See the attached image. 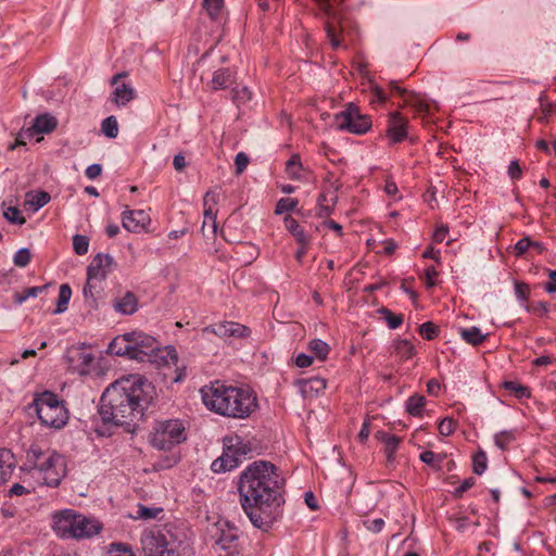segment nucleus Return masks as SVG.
Masks as SVG:
<instances>
[{
    "label": "nucleus",
    "mask_w": 556,
    "mask_h": 556,
    "mask_svg": "<svg viewBox=\"0 0 556 556\" xmlns=\"http://www.w3.org/2000/svg\"><path fill=\"white\" fill-rule=\"evenodd\" d=\"M334 124L338 129L351 134L363 135L371 128V119L359 112L354 103H349L344 111L334 115Z\"/></svg>",
    "instance_id": "1a4fd4ad"
},
{
    "label": "nucleus",
    "mask_w": 556,
    "mask_h": 556,
    "mask_svg": "<svg viewBox=\"0 0 556 556\" xmlns=\"http://www.w3.org/2000/svg\"><path fill=\"white\" fill-rule=\"evenodd\" d=\"M336 198L331 199V204L327 203V197L326 194H320L318 198V210H317V216L319 218H327L329 217L333 212Z\"/></svg>",
    "instance_id": "f704fd0d"
},
{
    "label": "nucleus",
    "mask_w": 556,
    "mask_h": 556,
    "mask_svg": "<svg viewBox=\"0 0 556 556\" xmlns=\"http://www.w3.org/2000/svg\"><path fill=\"white\" fill-rule=\"evenodd\" d=\"M303 165L299 154H293L286 163V172L291 179H300Z\"/></svg>",
    "instance_id": "2f4dec72"
},
{
    "label": "nucleus",
    "mask_w": 556,
    "mask_h": 556,
    "mask_svg": "<svg viewBox=\"0 0 556 556\" xmlns=\"http://www.w3.org/2000/svg\"><path fill=\"white\" fill-rule=\"evenodd\" d=\"M185 440V427L178 419L159 421L150 434L152 446L161 451H168Z\"/></svg>",
    "instance_id": "6e6552de"
},
{
    "label": "nucleus",
    "mask_w": 556,
    "mask_h": 556,
    "mask_svg": "<svg viewBox=\"0 0 556 556\" xmlns=\"http://www.w3.org/2000/svg\"><path fill=\"white\" fill-rule=\"evenodd\" d=\"M407 123V119L399 112H392L389 114L386 135L391 143H399L406 139Z\"/></svg>",
    "instance_id": "2eb2a0df"
},
{
    "label": "nucleus",
    "mask_w": 556,
    "mask_h": 556,
    "mask_svg": "<svg viewBox=\"0 0 556 556\" xmlns=\"http://www.w3.org/2000/svg\"><path fill=\"white\" fill-rule=\"evenodd\" d=\"M457 421L453 418H443L438 426L440 434L448 437L456 430Z\"/></svg>",
    "instance_id": "a18cd8bd"
},
{
    "label": "nucleus",
    "mask_w": 556,
    "mask_h": 556,
    "mask_svg": "<svg viewBox=\"0 0 556 556\" xmlns=\"http://www.w3.org/2000/svg\"><path fill=\"white\" fill-rule=\"evenodd\" d=\"M24 130L25 129H22L17 134V137H16L15 141L12 144L9 146V150L12 151V150H14L17 147L25 146L26 144V140L31 138V137H28L26 134L24 135Z\"/></svg>",
    "instance_id": "0e129e2a"
},
{
    "label": "nucleus",
    "mask_w": 556,
    "mask_h": 556,
    "mask_svg": "<svg viewBox=\"0 0 556 556\" xmlns=\"http://www.w3.org/2000/svg\"><path fill=\"white\" fill-rule=\"evenodd\" d=\"M151 218L143 210H126L122 216L123 227L130 232L146 231Z\"/></svg>",
    "instance_id": "4468645a"
},
{
    "label": "nucleus",
    "mask_w": 556,
    "mask_h": 556,
    "mask_svg": "<svg viewBox=\"0 0 556 556\" xmlns=\"http://www.w3.org/2000/svg\"><path fill=\"white\" fill-rule=\"evenodd\" d=\"M438 276V271L433 266L428 267L425 270L426 283L428 288H432L435 285L434 277Z\"/></svg>",
    "instance_id": "680f3d73"
},
{
    "label": "nucleus",
    "mask_w": 556,
    "mask_h": 556,
    "mask_svg": "<svg viewBox=\"0 0 556 556\" xmlns=\"http://www.w3.org/2000/svg\"><path fill=\"white\" fill-rule=\"evenodd\" d=\"M162 511H163L162 508H150V507H146L140 504V505H138L137 518L144 519V520L154 519Z\"/></svg>",
    "instance_id": "de8ad7c7"
},
{
    "label": "nucleus",
    "mask_w": 556,
    "mask_h": 556,
    "mask_svg": "<svg viewBox=\"0 0 556 556\" xmlns=\"http://www.w3.org/2000/svg\"><path fill=\"white\" fill-rule=\"evenodd\" d=\"M22 470L29 473L38 485L54 488L65 477L66 465L60 454L33 444L26 452V462Z\"/></svg>",
    "instance_id": "20e7f679"
},
{
    "label": "nucleus",
    "mask_w": 556,
    "mask_h": 556,
    "mask_svg": "<svg viewBox=\"0 0 556 556\" xmlns=\"http://www.w3.org/2000/svg\"><path fill=\"white\" fill-rule=\"evenodd\" d=\"M58 126V119L46 113L38 115L30 127L24 130L28 137H34L36 134H50L54 131Z\"/></svg>",
    "instance_id": "f3484780"
},
{
    "label": "nucleus",
    "mask_w": 556,
    "mask_h": 556,
    "mask_svg": "<svg viewBox=\"0 0 556 556\" xmlns=\"http://www.w3.org/2000/svg\"><path fill=\"white\" fill-rule=\"evenodd\" d=\"M364 525L368 531L378 533L383 529L384 520L381 518L374 519V520H366V521H364Z\"/></svg>",
    "instance_id": "4d7b16f0"
},
{
    "label": "nucleus",
    "mask_w": 556,
    "mask_h": 556,
    "mask_svg": "<svg viewBox=\"0 0 556 556\" xmlns=\"http://www.w3.org/2000/svg\"><path fill=\"white\" fill-rule=\"evenodd\" d=\"M111 547V553H115L113 556H135L128 547L122 546L121 544H112Z\"/></svg>",
    "instance_id": "052dcab7"
},
{
    "label": "nucleus",
    "mask_w": 556,
    "mask_h": 556,
    "mask_svg": "<svg viewBox=\"0 0 556 556\" xmlns=\"http://www.w3.org/2000/svg\"><path fill=\"white\" fill-rule=\"evenodd\" d=\"M30 260L31 253L29 249L23 248L15 253L13 262L18 267H25L29 264Z\"/></svg>",
    "instance_id": "49530a36"
},
{
    "label": "nucleus",
    "mask_w": 556,
    "mask_h": 556,
    "mask_svg": "<svg viewBox=\"0 0 556 556\" xmlns=\"http://www.w3.org/2000/svg\"><path fill=\"white\" fill-rule=\"evenodd\" d=\"M15 468L14 454L8 448H0V478L7 482Z\"/></svg>",
    "instance_id": "412c9836"
},
{
    "label": "nucleus",
    "mask_w": 556,
    "mask_h": 556,
    "mask_svg": "<svg viewBox=\"0 0 556 556\" xmlns=\"http://www.w3.org/2000/svg\"><path fill=\"white\" fill-rule=\"evenodd\" d=\"M102 529L101 523L75 511L62 509L52 515V530L62 539H85L96 535Z\"/></svg>",
    "instance_id": "39448f33"
},
{
    "label": "nucleus",
    "mask_w": 556,
    "mask_h": 556,
    "mask_svg": "<svg viewBox=\"0 0 556 556\" xmlns=\"http://www.w3.org/2000/svg\"><path fill=\"white\" fill-rule=\"evenodd\" d=\"M47 287L46 286H42V287H31V288H28L26 290H24L23 292H15L14 295H13V300L16 304H22L23 302H25L28 298H35L37 296L39 293H41Z\"/></svg>",
    "instance_id": "c9c22d12"
},
{
    "label": "nucleus",
    "mask_w": 556,
    "mask_h": 556,
    "mask_svg": "<svg viewBox=\"0 0 556 556\" xmlns=\"http://www.w3.org/2000/svg\"><path fill=\"white\" fill-rule=\"evenodd\" d=\"M203 331L214 333L220 338H247L251 333L247 326L235 321H222L204 328Z\"/></svg>",
    "instance_id": "ddd939ff"
},
{
    "label": "nucleus",
    "mask_w": 556,
    "mask_h": 556,
    "mask_svg": "<svg viewBox=\"0 0 556 556\" xmlns=\"http://www.w3.org/2000/svg\"><path fill=\"white\" fill-rule=\"evenodd\" d=\"M94 286L92 285V281H89V278L87 277V282L84 287V296L86 302L89 303L90 306H96V296L93 293Z\"/></svg>",
    "instance_id": "5fc2aeb1"
},
{
    "label": "nucleus",
    "mask_w": 556,
    "mask_h": 556,
    "mask_svg": "<svg viewBox=\"0 0 556 556\" xmlns=\"http://www.w3.org/2000/svg\"><path fill=\"white\" fill-rule=\"evenodd\" d=\"M475 479L473 478H467L465 479L460 485L455 490L454 495L456 497H460L467 490L472 488L475 485Z\"/></svg>",
    "instance_id": "13d9d810"
},
{
    "label": "nucleus",
    "mask_w": 556,
    "mask_h": 556,
    "mask_svg": "<svg viewBox=\"0 0 556 556\" xmlns=\"http://www.w3.org/2000/svg\"><path fill=\"white\" fill-rule=\"evenodd\" d=\"M521 168L517 161H511L508 166V174L513 179H518L521 176Z\"/></svg>",
    "instance_id": "774afa93"
},
{
    "label": "nucleus",
    "mask_w": 556,
    "mask_h": 556,
    "mask_svg": "<svg viewBox=\"0 0 556 556\" xmlns=\"http://www.w3.org/2000/svg\"><path fill=\"white\" fill-rule=\"evenodd\" d=\"M225 445L226 450L222 456L212 463L211 468L214 472H225L236 468L239 463L237 455H243L250 451L238 435L228 438Z\"/></svg>",
    "instance_id": "9d476101"
},
{
    "label": "nucleus",
    "mask_w": 556,
    "mask_h": 556,
    "mask_svg": "<svg viewBox=\"0 0 556 556\" xmlns=\"http://www.w3.org/2000/svg\"><path fill=\"white\" fill-rule=\"evenodd\" d=\"M515 440V435L511 431H502L495 435V444L501 448L505 450Z\"/></svg>",
    "instance_id": "09e8293b"
},
{
    "label": "nucleus",
    "mask_w": 556,
    "mask_h": 556,
    "mask_svg": "<svg viewBox=\"0 0 556 556\" xmlns=\"http://www.w3.org/2000/svg\"><path fill=\"white\" fill-rule=\"evenodd\" d=\"M73 248L76 254L84 255L88 252L89 240L86 236L75 235L73 237Z\"/></svg>",
    "instance_id": "c03bdc74"
},
{
    "label": "nucleus",
    "mask_w": 556,
    "mask_h": 556,
    "mask_svg": "<svg viewBox=\"0 0 556 556\" xmlns=\"http://www.w3.org/2000/svg\"><path fill=\"white\" fill-rule=\"evenodd\" d=\"M459 334L466 343L473 346L482 344L488 337L476 326L460 329Z\"/></svg>",
    "instance_id": "bb28decb"
},
{
    "label": "nucleus",
    "mask_w": 556,
    "mask_h": 556,
    "mask_svg": "<svg viewBox=\"0 0 556 556\" xmlns=\"http://www.w3.org/2000/svg\"><path fill=\"white\" fill-rule=\"evenodd\" d=\"M113 265V257L110 254H97L87 268L89 281L104 280Z\"/></svg>",
    "instance_id": "dca6fc26"
},
{
    "label": "nucleus",
    "mask_w": 556,
    "mask_h": 556,
    "mask_svg": "<svg viewBox=\"0 0 556 556\" xmlns=\"http://www.w3.org/2000/svg\"><path fill=\"white\" fill-rule=\"evenodd\" d=\"M50 194L46 191H29L25 195V205H28L33 211H38L50 202Z\"/></svg>",
    "instance_id": "393cba45"
},
{
    "label": "nucleus",
    "mask_w": 556,
    "mask_h": 556,
    "mask_svg": "<svg viewBox=\"0 0 556 556\" xmlns=\"http://www.w3.org/2000/svg\"><path fill=\"white\" fill-rule=\"evenodd\" d=\"M283 480L277 467L266 460L250 464L240 475L238 491L241 506L254 527L268 531L275 522L273 508L283 502Z\"/></svg>",
    "instance_id": "f257e3e1"
},
{
    "label": "nucleus",
    "mask_w": 556,
    "mask_h": 556,
    "mask_svg": "<svg viewBox=\"0 0 556 556\" xmlns=\"http://www.w3.org/2000/svg\"><path fill=\"white\" fill-rule=\"evenodd\" d=\"M101 173H102V167L100 164H92L86 168V176L89 179H96L97 177H99L101 175Z\"/></svg>",
    "instance_id": "69168bd1"
},
{
    "label": "nucleus",
    "mask_w": 556,
    "mask_h": 556,
    "mask_svg": "<svg viewBox=\"0 0 556 556\" xmlns=\"http://www.w3.org/2000/svg\"><path fill=\"white\" fill-rule=\"evenodd\" d=\"M219 190L207 191L203 199L204 206V220L202 224L203 236L215 235L217 229L216 216H217V203L220 198Z\"/></svg>",
    "instance_id": "f8f14e48"
},
{
    "label": "nucleus",
    "mask_w": 556,
    "mask_h": 556,
    "mask_svg": "<svg viewBox=\"0 0 556 556\" xmlns=\"http://www.w3.org/2000/svg\"><path fill=\"white\" fill-rule=\"evenodd\" d=\"M419 333L427 340H432L438 334L435 325L431 321H427L420 325Z\"/></svg>",
    "instance_id": "8fccbe9b"
},
{
    "label": "nucleus",
    "mask_w": 556,
    "mask_h": 556,
    "mask_svg": "<svg viewBox=\"0 0 556 556\" xmlns=\"http://www.w3.org/2000/svg\"><path fill=\"white\" fill-rule=\"evenodd\" d=\"M298 203L299 202L296 199L282 198L277 202L275 213L280 215L287 212H291L298 206Z\"/></svg>",
    "instance_id": "79ce46f5"
},
{
    "label": "nucleus",
    "mask_w": 556,
    "mask_h": 556,
    "mask_svg": "<svg viewBox=\"0 0 556 556\" xmlns=\"http://www.w3.org/2000/svg\"><path fill=\"white\" fill-rule=\"evenodd\" d=\"M249 164V156L244 152H239L235 157L237 174H241Z\"/></svg>",
    "instance_id": "6e6d98bb"
},
{
    "label": "nucleus",
    "mask_w": 556,
    "mask_h": 556,
    "mask_svg": "<svg viewBox=\"0 0 556 556\" xmlns=\"http://www.w3.org/2000/svg\"><path fill=\"white\" fill-rule=\"evenodd\" d=\"M130 337V359L139 362H151L157 365H176L178 355L173 346L161 348L157 340L142 331H131Z\"/></svg>",
    "instance_id": "423d86ee"
},
{
    "label": "nucleus",
    "mask_w": 556,
    "mask_h": 556,
    "mask_svg": "<svg viewBox=\"0 0 556 556\" xmlns=\"http://www.w3.org/2000/svg\"><path fill=\"white\" fill-rule=\"evenodd\" d=\"M531 247L532 240L529 237L521 238L514 247L515 255L520 256L525 254Z\"/></svg>",
    "instance_id": "603ef678"
},
{
    "label": "nucleus",
    "mask_w": 556,
    "mask_h": 556,
    "mask_svg": "<svg viewBox=\"0 0 556 556\" xmlns=\"http://www.w3.org/2000/svg\"><path fill=\"white\" fill-rule=\"evenodd\" d=\"M376 438L384 443L387 457L390 460L400 444V439L382 431L377 432Z\"/></svg>",
    "instance_id": "c756f323"
},
{
    "label": "nucleus",
    "mask_w": 556,
    "mask_h": 556,
    "mask_svg": "<svg viewBox=\"0 0 556 556\" xmlns=\"http://www.w3.org/2000/svg\"><path fill=\"white\" fill-rule=\"evenodd\" d=\"M515 293L519 300L523 302L528 301L530 296V288L527 283L517 281L515 282Z\"/></svg>",
    "instance_id": "864d4df0"
},
{
    "label": "nucleus",
    "mask_w": 556,
    "mask_h": 556,
    "mask_svg": "<svg viewBox=\"0 0 556 556\" xmlns=\"http://www.w3.org/2000/svg\"><path fill=\"white\" fill-rule=\"evenodd\" d=\"M102 132L109 138H116L118 135V124L114 116H109L102 122Z\"/></svg>",
    "instance_id": "4c0bfd02"
},
{
    "label": "nucleus",
    "mask_w": 556,
    "mask_h": 556,
    "mask_svg": "<svg viewBox=\"0 0 556 556\" xmlns=\"http://www.w3.org/2000/svg\"><path fill=\"white\" fill-rule=\"evenodd\" d=\"M448 233V227L447 226H440L435 229L433 233V241L437 243L442 242Z\"/></svg>",
    "instance_id": "338daca9"
},
{
    "label": "nucleus",
    "mask_w": 556,
    "mask_h": 556,
    "mask_svg": "<svg viewBox=\"0 0 556 556\" xmlns=\"http://www.w3.org/2000/svg\"><path fill=\"white\" fill-rule=\"evenodd\" d=\"M425 405H426L425 396L419 395V394H414V395L409 396L406 402V412L414 417H420Z\"/></svg>",
    "instance_id": "c85d7f7f"
},
{
    "label": "nucleus",
    "mask_w": 556,
    "mask_h": 556,
    "mask_svg": "<svg viewBox=\"0 0 556 556\" xmlns=\"http://www.w3.org/2000/svg\"><path fill=\"white\" fill-rule=\"evenodd\" d=\"M216 547L227 552V554H219L218 556H236L239 553V538L237 532L231 529L223 531L216 541Z\"/></svg>",
    "instance_id": "6ab92c4d"
},
{
    "label": "nucleus",
    "mask_w": 556,
    "mask_h": 556,
    "mask_svg": "<svg viewBox=\"0 0 556 556\" xmlns=\"http://www.w3.org/2000/svg\"><path fill=\"white\" fill-rule=\"evenodd\" d=\"M203 5L212 20H216L224 7V0H204Z\"/></svg>",
    "instance_id": "37998d69"
},
{
    "label": "nucleus",
    "mask_w": 556,
    "mask_h": 556,
    "mask_svg": "<svg viewBox=\"0 0 556 556\" xmlns=\"http://www.w3.org/2000/svg\"><path fill=\"white\" fill-rule=\"evenodd\" d=\"M115 89L112 92V102H114L117 106H123L128 104L135 98L134 88L126 84H117L115 85Z\"/></svg>",
    "instance_id": "4be33fe9"
},
{
    "label": "nucleus",
    "mask_w": 556,
    "mask_h": 556,
    "mask_svg": "<svg viewBox=\"0 0 556 556\" xmlns=\"http://www.w3.org/2000/svg\"><path fill=\"white\" fill-rule=\"evenodd\" d=\"M308 350L314 353L319 361L324 362L328 357L330 346L320 339H313L308 342Z\"/></svg>",
    "instance_id": "7c9ffc66"
},
{
    "label": "nucleus",
    "mask_w": 556,
    "mask_h": 556,
    "mask_svg": "<svg viewBox=\"0 0 556 556\" xmlns=\"http://www.w3.org/2000/svg\"><path fill=\"white\" fill-rule=\"evenodd\" d=\"M313 364V357L309 355H306L304 353H301L295 358V365L300 368H306L309 367Z\"/></svg>",
    "instance_id": "bf43d9fd"
},
{
    "label": "nucleus",
    "mask_w": 556,
    "mask_h": 556,
    "mask_svg": "<svg viewBox=\"0 0 556 556\" xmlns=\"http://www.w3.org/2000/svg\"><path fill=\"white\" fill-rule=\"evenodd\" d=\"M143 556H173L174 549L166 533L160 529H151L141 536Z\"/></svg>",
    "instance_id": "9b49d317"
},
{
    "label": "nucleus",
    "mask_w": 556,
    "mask_h": 556,
    "mask_svg": "<svg viewBox=\"0 0 556 556\" xmlns=\"http://www.w3.org/2000/svg\"><path fill=\"white\" fill-rule=\"evenodd\" d=\"M204 405L218 415L244 419L258 407L257 399L249 389L226 386L219 381L201 389Z\"/></svg>",
    "instance_id": "7ed1b4c3"
},
{
    "label": "nucleus",
    "mask_w": 556,
    "mask_h": 556,
    "mask_svg": "<svg viewBox=\"0 0 556 556\" xmlns=\"http://www.w3.org/2000/svg\"><path fill=\"white\" fill-rule=\"evenodd\" d=\"M40 422L49 428L61 429L68 420V412L63 401L52 392L37 394L31 403Z\"/></svg>",
    "instance_id": "0eeeda50"
},
{
    "label": "nucleus",
    "mask_w": 556,
    "mask_h": 556,
    "mask_svg": "<svg viewBox=\"0 0 556 556\" xmlns=\"http://www.w3.org/2000/svg\"><path fill=\"white\" fill-rule=\"evenodd\" d=\"M3 217L11 224L23 225L26 219L16 206H9L3 211Z\"/></svg>",
    "instance_id": "58836bf2"
},
{
    "label": "nucleus",
    "mask_w": 556,
    "mask_h": 556,
    "mask_svg": "<svg viewBox=\"0 0 556 556\" xmlns=\"http://www.w3.org/2000/svg\"><path fill=\"white\" fill-rule=\"evenodd\" d=\"M540 109L543 113V116L540 117V121L546 119L548 115L556 114L555 113V103L548 102L545 96H541L540 99Z\"/></svg>",
    "instance_id": "3c124183"
},
{
    "label": "nucleus",
    "mask_w": 556,
    "mask_h": 556,
    "mask_svg": "<svg viewBox=\"0 0 556 556\" xmlns=\"http://www.w3.org/2000/svg\"><path fill=\"white\" fill-rule=\"evenodd\" d=\"M233 83V77L231 73L226 68L217 70L212 78V89L217 90H224L231 86Z\"/></svg>",
    "instance_id": "a878e982"
},
{
    "label": "nucleus",
    "mask_w": 556,
    "mask_h": 556,
    "mask_svg": "<svg viewBox=\"0 0 556 556\" xmlns=\"http://www.w3.org/2000/svg\"><path fill=\"white\" fill-rule=\"evenodd\" d=\"M404 105H409V106L415 108V110L418 113H425V114L430 113V105L428 103L421 101L420 99H418L415 94H409V98H405Z\"/></svg>",
    "instance_id": "a19ab883"
},
{
    "label": "nucleus",
    "mask_w": 556,
    "mask_h": 556,
    "mask_svg": "<svg viewBox=\"0 0 556 556\" xmlns=\"http://www.w3.org/2000/svg\"><path fill=\"white\" fill-rule=\"evenodd\" d=\"M488 458L483 451L477 452L472 457V470L476 475H482L486 469Z\"/></svg>",
    "instance_id": "ea45409f"
},
{
    "label": "nucleus",
    "mask_w": 556,
    "mask_h": 556,
    "mask_svg": "<svg viewBox=\"0 0 556 556\" xmlns=\"http://www.w3.org/2000/svg\"><path fill=\"white\" fill-rule=\"evenodd\" d=\"M30 490H27L24 485L20 483H14L9 490V496H21L23 494L30 493Z\"/></svg>",
    "instance_id": "e2e57ef3"
},
{
    "label": "nucleus",
    "mask_w": 556,
    "mask_h": 556,
    "mask_svg": "<svg viewBox=\"0 0 556 556\" xmlns=\"http://www.w3.org/2000/svg\"><path fill=\"white\" fill-rule=\"evenodd\" d=\"M379 313L383 315L390 329H396L403 324L404 317L402 314H393L386 307L380 308Z\"/></svg>",
    "instance_id": "e433bc0d"
},
{
    "label": "nucleus",
    "mask_w": 556,
    "mask_h": 556,
    "mask_svg": "<svg viewBox=\"0 0 556 556\" xmlns=\"http://www.w3.org/2000/svg\"><path fill=\"white\" fill-rule=\"evenodd\" d=\"M285 226L290 231V233L294 237L299 244H309V237L306 235L304 229L300 226L298 220H295L291 216L285 217Z\"/></svg>",
    "instance_id": "b1692460"
},
{
    "label": "nucleus",
    "mask_w": 556,
    "mask_h": 556,
    "mask_svg": "<svg viewBox=\"0 0 556 556\" xmlns=\"http://www.w3.org/2000/svg\"><path fill=\"white\" fill-rule=\"evenodd\" d=\"M503 387L505 390L514 393L517 399H529L531 396V391L528 387L517 382V381H504Z\"/></svg>",
    "instance_id": "473e14b6"
},
{
    "label": "nucleus",
    "mask_w": 556,
    "mask_h": 556,
    "mask_svg": "<svg viewBox=\"0 0 556 556\" xmlns=\"http://www.w3.org/2000/svg\"><path fill=\"white\" fill-rule=\"evenodd\" d=\"M72 296V290L68 285L64 283L61 285L60 291H59V298L56 303V309L55 314L63 313L67 309V304Z\"/></svg>",
    "instance_id": "72a5a7b5"
},
{
    "label": "nucleus",
    "mask_w": 556,
    "mask_h": 556,
    "mask_svg": "<svg viewBox=\"0 0 556 556\" xmlns=\"http://www.w3.org/2000/svg\"><path fill=\"white\" fill-rule=\"evenodd\" d=\"M395 355L401 361H407L412 358L415 353V346L408 340H397L393 343Z\"/></svg>",
    "instance_id": "cd10ccee"
},
{
    "label": "nucleus",
    "mask_w": 556,
    "mask_h": 556,
    "mask_svg": "<svg viewBox=\"0 0 556 556\" xmlns=\"http://www.w3.org/2000/svg\"><path fill=\"white\" fill-rule=\"evenodd\" d=\"M295 384L303 397H313L317 396L326 389L327 381L320 377H312L308 379L296 380Z\"/></svg>",
    "instance_id": "a211bd4d"
},
{
    "label": "nucleus",
    "mask_w": 556,
    "mask_h": 556,
    "mask_svg": "<svg viewBox=\"0 0 556 556\" xmlns=\"http://www.w3.org/2000/svg\"><path fill=\"white\" fill-rule=\"evenodd\" d=\"M130 337L129 332L116 336L109 344L108 352L116 356H126L130 358Z\"/></svg>",
    "instance_id": "aec40b11"
},
{
    "label": "nucleus",
    "mask_w": 556,
    "mask_h": 556,
    "mask_svg": "<svg viewBox=\"0 0 556 556\" xmlns=\"http://www.w3.org/2000/svg\"><path fill=\"white\" fill-rule=\"evenodd\" d=\"M152 383L141 375L123 377L106 388L99 414L104 422L130 425L140 419L153 399Z\"/></svg>",
    "instance_id": "f03ea898"
},
{
    "label": "nucleus",
    "mask_w": 556,
    "mask_h": 556,
    "mask_svg": "<svg viewBox=\"0 0 556 556\" xmlns=\"http://www.w3.org/2000/svg\"><path fill=\"white\" fill-rule=\"evenodd\" d=\"M114 308L124 315H132L138 309V300L136 295L128 291L114 303Z\"/></svg>",
    "instance_id": "5701e85b"
}]
</instances>
